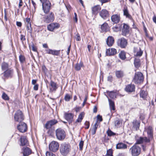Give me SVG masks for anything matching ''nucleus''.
Wrapping results in <instances>:
<instances>
[{
  "label": "nucleus",
  "mask_w": 156,
  "mask_h": 156,
  "mask_svg": "<svg viewBox=\"0 0 156 156\" xmlns=\"http://www.w3.org/2000/svg\"><path fill=\"white\" fill-rule=\"evenodd\" d=\"M145 131L147 133V137L141 136L137 139V138L138 137L137 135H136L135 136L136 142L130 149L132 156H138L140 153L141 148L136 144H140L144 143L145 144L150 143L151 141L154 140L153 130L151 126H149L145 127L144 132Z\"/></svg>",
  "instance_id": "nucleus-1"
},
{
  "label": "nucleus",
  "mask_w": 156,
  "mask_h": 156,
  "mask_svg": "<svg viewBox=\"0 0 156 156\" xmlns=\"http://www.w3.org/2000/svg\"><path fill=\"white\" fill-rule=\"evenodd\" d=\"M144 79L143 73L140 72H138L135 73L133 81L136 84H140L143 82Z\"/></svg>",
  "instance_id": "nucleus-2"
},
{
  "label": "nucleus",
  "mask_w": 156,
  "mask_h": 156,
  "mask_svg": "<svg viewBox=\"0 0 156 156\" xmlns=\"http://www.w3.org/2000/svg\"><path fill=\"white\" fill-rule=\"evenodd\" d=\"M56 136L57 138L59 140H64L66 137L65 131L60 128H58L55 131Z\"/></svg>",
  "instance_id": "nucleus-3"
},
{
  "label": "nucleus",
  "mask_w": 156,
  "mask_h": 156,
  "mask_svg": "<svg viewBox=\"0 0 156 156\" xmlns=\"http://www.w3.org/2000/svg\"><path fill=\"white\" fill-rule=\"evenodd\" d=\"M14 119L15 121L18 122H21L24 119V116L22 111L18 110L15 113Z\"/></svg>",
  "instance_id": "nucleus-4"
},
{
  "label": "nucleus",
  "mask_w": 156,
  "mask_h": 156,
  "mask_svg": "<svg viewBox=\"0 0 156 156\" xmlns=\"http://www.w3.org/2000/svg\"><path fill=\"white\" fill-rule=\"evenodd\" d=\"M50 151L55 152L57 151L59 148V144L55 141H52L50 144L49 146Z\"/></svg>",
  "instance_id": "nucleus-5"
},
{
  "label": "nucleus",
  "mask_w": 156,
  "mask_h": 156,
  "mask_svg": "<svg viewBox=\"0 0 156 156\" xmlns=\"http://www.w3.org/2000/svg\"><path fill=\"white\" fill-rule=\"evenodd\" d=\"M55 19V16L53 13L51 12L47 14L44 17V21L46 23L53 22Z\"/></svg>",
  "instance_id": "nucleus-6"
},
{
  "label": "nucleus",
  "mask_w": 156,
  "mask_h": 156,
  "mask_svg": "<svg viewBox=\"0 0 156 156\" xmlns=\"http://www.w3.org/2000/svg\"><path fill=\"white\" fill-rule=\"evenodd\" d=\"M60 151L64 156H66L68 153V144L66 143L62 144L61 146Z\"/></svg>",
  "instance_id": "nucleus-7"
},
{
  "label": "nucleus",
  "mask_w": 156,
  "mask_h": 156,
  "mask_svg": "<svg viewBox=\"0 0 156 156\" xmlns=\"http://www.w3.org/2000/svg\"><path fill=\"white\" fill-rule=\"evenodd\" d=\"M127 40L124 37H122L119 39L117 42L118 46L122 48H125L127 46Z\"/></svg>",
  "instance_id": "nucleus-8"
},
{
  "label": "nucleus",
  "mask_w": 156,
  "mask_h": 156,
  "mask_svg": "<svg viewBox=\"0 0 156 156\" xmlns=\"http://www.w3.org/2000/svg\"><path fill=\"white\" fill-rule=\"evenodd\" d=\"M123 24L122 27L121 29V34L123 36H126L129 33V26L126 23H123Z\"/></svg>",
  "instance_id": "nucleus-9"
},
{
  "label": "nucleus",
  "mask_w": 156,
  "mask_h": 156,
  "mask_svg": "<svg viewBox=\"0 0 156 156\" xmlns=\"http://www.w3.org/2000/svg\"><path fill=\"white\" fill-rule=\"evenodd\" d=\"M43 10L44 12L47 13L49 12L51 9V5L49 1L42 3Z\"/></svg>",
  "instance_id": "nucleus-10"
},
{
  "label": "nucleus",
  "mask_w": 156,
  "mask_h": 156,
  "mask_svg": "<svg viewBox=\"0 0 156 156\" xmlns=\"http://www.w3.org/2000/svg\"><path fill=\"white\" fill-rule=\"evenodd\" d=\"M13 74V69L9 68L5 71L2 73L5 78H12Z\"/></svg>",
  "instance_id": "nucleus-11"
},
{
  "label": "nucleus",
  "mask_w": 156,
  "mask_h": 156,
  "mask_svg": "<svg viewBox=\"0 0 156 156\" xmlns=\"http://www.w3.org/2000/svg\"><path fill=\"white\" fill-rule=\"evenodd\" d=\"M58 122V121L55 119L47 121L44 127L47 129H48L51 128V126Z\"/></svg>",
  "instance_id": "nucleus-12"
},
{
  "label": "nucleus",
  "mask_w": 156,
  "mask_h": 156,
  "mask_svg": "<svg viewBox=\"0 0 156 156\" xmlns=\"http://www.w3.org/2000/svg\"><path fill=\"white\" fill-rule=\"evenodd\" d=\"M60 27L59 23H53L48 25L47 29L49 31H52L54 30L58 29Z\"/></svg>",
  "instance_id": "nucleus-13"
},
{
  "label": "nucleus",
  "mask_w": 156,
  "mask_h": 156,
  "mask_svg": "<svg viewBox=\"0 0 156 156\" xmlns=\"http://www.w3.org/2000/svg\"><path fill=\"white\" fill-rule=\"evenodd\" d=\"M19 123V124L17 126L18 130L22 133L26 132L27 129V126L26 124L22 122Z\"/></svg>",
  "instance_id": "nucleus-14"
},
{
  "label": "nucleus",
  "mask_w": 156,
  "mask_h": 156,
  "mask_svg": "<svg viewBox=\"0 0 156 156\" xmlns=\"http://www.w3.org/2000/svg\"><path fill=\"white\" fill-rule=\"evenodd\" d=\"M101 17L104 20L107 19L109 16L108 11L105 9H103L99 12Z\"/></svg>",
  "instance_id": "nucleus-15"
},
{
  "label": "nucleus",
  "mask_w": 156,
  "mask_h": 156,
  "mask_svg": "<svg viewBox=\"0 0 156 156\" xmlns=\"http://www.w3.org/2000/svg\"><path fill=\"white\" fill-rule=\"evenodd\" d=\"M110 50V48L107 49L106 50L105 54L106 55L108 56H111L114 55L117 53V51L116 49L112 48Z\"/></svg>",
  "instance_id": "nucleus-16"
},
{
  "label": "nucleus",
  "mask_w": 156,
  "mask_h": 156,
  "mask_svg": "<svg viewBox=\"0 0 156 156\" xmlns=\"http://www.w3.org/2000/svg\"><path fill=\"white\" fill-rule=\"evenodd\" d=\"M135 87L134 84H129L127 85L125 89V91L128 93H131L135 91Z\"/></svg>",
  "instance_id": "nucleus-17"
},
{
  "label": "nucleus",
  "mask_w": 156,
  "mask_h": 156,
  "mask_svg": "<svg viewBox=\"0 0 156 156\" xmlns=\"http://www.w3.org/2000/svg\"><path fill=\"white\" fill-rule=\"evenodd\" d=\"M111 20L114 24L118 23L120 20V15L118 14L113 15L111 17Z\"/></svg>",
  "instance_id": "nucleus-18"
},
{
  "label": "nucleus",
  "mask_w": 156,
  "mask_h": 156,
  "mask_svg": "<svg viewBox=\"0 0 156 156\" xmlns=\"http://www.w3.org/2000/svg\"><path fill=\"white\" fill-rule=\"evenodd\" d=\"M106 92L108 93V96L112 99L116 98L118 95V93L116 90H113L111 91L107 90Z\"/></svg>",
  "instance_id": "nucleus-19"
},
{
  "label": "nucleus",
  "mask_w": 156,
  "mask_h": 156,
  "mask_svg": "<svg viewBox=\"0 0 156 156\" xmlns=\"http://www.w3.org/2000/svg\"><path fill=\"white\" fill-rule=\"evenodd\" d=\"M23 156H28L31 154V150L27 147H24L22 148Z\"/></svg>",
  "instance_id": "nucleus-20"
},
{
  "label": "nucleus",
  "mask_w": 156,
  "mask_h": 156,
  "mask_svg": "<svg viewBox=\"0 0 156 156\" xmlns=\"http://www.w3.org/2000/svg\"><path fill=\"white\" fill-rule=\"evenodd\" d=\"M106 43L108 47L112 46L114 43L113 37L112 36H109L106 39Z\"/></svg>",
  "instance_id": "nucleus-21"
},
{
  "label": "nucleus",
  "mask_w": 156,
  "mask_h": 156,
  "mask_svg": "<svg viewBox=\"0 0 156 156\" xmlns=\"http://www.w3.org/2000/svg\"><path fill=\"white\" fill-rule=\"evenodd\" d=\"M123 15L130 20H133V18L131 16L130 14L129 11L127 7H124L123 9Z\"/></svg>",
  "instance_id": "nucleus-22"
},
{
  "label": "nucleus",
  "mask_w": 156,
  "mask_h": 156,
  "mask_svg": "<svg viewBox=\"0 0 156 156\" xmlns=\"http://www.w3.org/2000/svg\"><path fill=\"white\" fill-rule=\"evenodd\" d=\"M101 9V7L100 5H95L92 8V13L93 14L96 15H97L99 11H100Z\"/></svg>",
  "instance_id": "nucleus-23"
},
{
  "label": "nucleus",
  "mask_w": 156,
  "mask_h": 156,
  "mask_svg": "<svg viewBox=\"0 0 156 156\" xmlns=\"http://www.w3.org/2000/svg\"><path fill=\"white\" fill-rule=\"evenodd\" d=\"M127 145L125 144L122 142L118 143L116 144V149H126Z\"/></svg>",
  "instance_id": "nucleus-24"
},
{
  "label": "nucleus",
  "mask_w": 156,
  "mask_h": 156,
  "mask_svg": "<svg viewBox=\"0 0 156 156\" xmlns=\"http://www.w3.org/2000/svg\"><path fill=\"white\" fill-rule=\"evenodd\" d=\"M20 141L21 142L20 145L21 146L27 145L28 144V141L26 136H21L20 137Z\"/></svg>",
  "instance_id": "nucleus-25"
},
{
  "label": "nucleus",
  "mask_w": 156,
  "mask_h": 156,
  "mask_svg": "<svg viewBox=\"0 0 156 156\" xmlns=\"http://www.w3.org/2000/svg\"><path fill=\"white\" fill-rule=\"evenodd\" d=\"M106 96L108 99L110 110H112L113 111H115V103L114 101L112 100L111 99L109 98L108 97V96L106 95Z\"/></svg>",
  "instance_id": "nucleus-26"
},
{
  "label": "nucleus",
  "mask_w": 156,
  "mask_h": 156,
  "mask_svg": "<svg viewBox=\"0 0 156 156\" xmlns=\"http://www.w3.org/2000/svg\"><path fill=\"white\" fill-rule=\"evenodd\" d=\"M46 51L47 53L48 54L55 55H58L60 53V50H53L50 49L47 50Z\"/></svg>",
  "instance_id": "nucleus-27"
},
{
  "label": "nucleus",
  "mask_w": 156,
  "mask_h": 156,
  "mask_svg": "<svg viewBox=\"0 0 156 156\" xmlns=\"http://www.w3.org/2000/svg\"><path fill=\"white\" fill-rule=\"evenodd\" d=\"M115 74L118 79L122 78L124 76V72L121 70H116L115 72Z\"/></svg>",
  "instance_id": "nucleus-28"
},
{
  "label": "nucleus",
  "mask_w": 156,
  "mask_h": 156,
  "mask_svg": "<svg viewBox=\"0 0 156 156\" xmlns=\"http://www.w3.org/2000/svg\"><path fill=\"white\" fill-rule=\"evenodd\" d=\"M134 64L136 68H139L141 66V62L140 59L135 58L134 60Z\"/></svg>",
  "instance_id": "nucleus-29"
},
{
  "label": "nucleus",
  "mask_w": 156,
  "mask_h": 156,
  "mask_svg": "<svg viewBox=\"0 0 156 156\" xmlns=\"http://www.w3.org/2000/svg\"><path fill=\"white\" fill-rule=\"evenodd\" d=\"M84 67L83 62L81 61L79 63H77L76 64L75 68L76 71H79L80 70L81 67Z\"/></svg>",
  "instance_id": "nucleus-30"
},
{
  "label": "nucleus",
  "mask_w": 156,
  "mask_h": 156,
  "mask_svg": "<svg viewBox=\"0 0 156 156\" xmlns=\"http://www.w3.org/2000/svg\"><path fill=\"white\" fill-rule=\"evenodd\" d=\"M122 28V24H118L115 27H112L113 31L118 32L119 31H121Z\"/></svg>",
  "instance_id": "nucleus-31"
},
{
  "label": "nucleus",
  "mask_w": 156,
  "mask_h": 156,
  "mask_svg": "<svg viewBox=\"0 0 156 156\" xmlns=\"http://www.w3.org/2000/svg\"><path fill=\"white\" fill-rule=\"evenodd\" d=\"M106 133L107 134L108 136L109 137L114 136L118 135L116 133L113 132L109 128H108V129L106 131Z\"/></svg>",
  "instance_id": "nucleus-32"
},
{
  "label": "nucleus",
  "mask_w": 156,
  "mask_h": 156,
  "mask_svg": "<svg viewBox=\"0 0 156 156\" xmlns=\"http://www.w3.org/2000/svg\"><path fill=\"white\" fill-rule=\"evenodd\" d=\"M84 115L85 114L84 112H81L78 115L77 119L75 122V123L77 122H81L84 116Z\"/></svg>",
  "instance_id": "nucleus-33"
},
{
  "label": "nucleus",
  "mask_w": 156,
  "mask_h": 156,
  "mask_svg": "<svg viewBox=\"0 0 156 156\" xmlns=\"http://www.w3.org/2000/svg\"><path fill=\"white\" fill-rule=\"evenodd\" d=\"M50 86V90L51 92H52L55 90L57 88L56 83L52 81H51Z\"/></svg>",
  "instance_id": "nucleus-34"
},
{
  "label": "nucleus",
  "mask_w": 156,
  "mask_h": 156,
  "mask_svg": "<svg viewBox=\"0 0 156 156\" xmlns=\"http://www.w3.org/2000/svg\"><path fill=\"white\" fill-rule=\"evenodd\" d=\"M108 25V24L106 22L104 23L101 25V28L102 31H101V32H107L108 31V29L107 28Z\"/></svg>",
  "instance_id": "nucleus-35"
},
{
  "label": "nucleus",
  "mask_w": 156,
  "mask_h": 156,
  "mask_svg": "<svg viewBox=\"0 0 156 156\" xmlns=\"http://www.w3.org/2000/svg\"><path fill=\"white\" fill-rule=\"evenodd\" d=\"M133 127L136 129V130H139L140 125V123L138 122L136 120H133Z\"/></svg>",
  "instance_id": "nucleus-36"
},
{
  "label": "nucleus",
  "mask_w": 156,
  "mask_h": 156,
  "mask_svg": "<svg viewBox=\"0 0 156 156\" xmlns=\"http://www.w3.org/2000/svg\"><path fill=\"white\" fill-rule=\"evenodd\" d=\"M1 67L2 70L5 71L9 69V64L6 62H3L1 64Z\"/></svg>",
  "instance_id": "nucleus-37"
},
{
  "label": "nucleus",
  "mask_w": 156,
  "mask_h": 156,
  "mask_svg": "<svg viewBox=\"0 0 156 156\" xmlns=\"http://www.w3.org/2000/svg\"><path fill=\"white\" fill-rule=\"evenodd\" d=\"M119 58L122 60H124L126 58V53L124 50L121 51L119 55Z\"/></svg>",
  "instance_id": "nucleus-38"
},
{
  "label": "nucleus",
  "mask_w": 156,
  "mask_h": 156,
  "mask_svg": "<svg viewBox=\"0 0 156 156\" xmlns=\"http://www.w3.org/2000/svg\"><path fill=\"white\" fill-rule=\"evenodd\" d=\"M140 97L143 98L144 99H145L147 98V94L145 91L144 90H140Z\"/></svg>",
  "instance_id": "nucleus-39"
},
{
  "label": "nucleus",
  "mask_w": 156,
  "mask_h": 156,
  "mask_svg": "<svg viewBox=\"0 0 156 156\" xmlns=\"http://www.w3.org/2000/svg\"><path fill=\"white\" fill-rule=\"evenodd\" d=\"M96 117L97 120L95 123L99 125L100 122L103 121L102 116L100 114H98L97 115Z\"/></svg>",
  "instance_id": "nucleus-40"
},
{
  "label": "nucleus",
  "mask_w": 156,
  "mask_h": 156,
  "mask_svg": "<svg viewBox=\"0 0 156 156\" xmlns=\"http://www.w3.org/2000/svg\"><path fill=\"white\" fill-rule=\"evenodd\" d=\"M98 126V124H97L96 123H95L94 125L93 126V131L92 133V135H94L96 133Z\"/></svg>",
  "instance_id": "nucleus-41"
},
{
  "label": "nucleus",
  "mask_w": 156,
  "mask_h": 156,
  "mask_svg": "<svg viewBox=\"0 0 156 156\" xmlns=\"http://www.w3.org/2000/svg\"><path fill=\"white\" fill-rule=\"evenodd\" d=\"M84 141L82 140V139L81 138V140L79 142V150L80 151H81L83 150V146L84 145Z\"/></svg>",
  "instance_id": "nucleus-42"
},
{
  "label": "nucleus",
  "mask_w": 156,
  "mask_h": 156,
  "mask_svg": "<svg viewBox=\"0 0 156 156\" xmlns=\"http://www.w3.org/2000/svg\"><path fill=\"white\" fill-rule=\"evenodd\" d=\"M106 155L107 156H113V151L111 148L107 150Z\"/></svg>",
  "instance_id": "nucleus-43"
},
{
  "label": "nucleus",
  "mask_w": 156,
  "mask_h": 156,
  "mask_svg": "<svg viewBox=\"0 0 156 156\" xmlns=\"http://www.w3.org/2000/svg\"><path fill=\"white\" fill-rule=\"evenodd\" d=\"M143 53V51L141 50V49L140 48L139 51L137 52L136 55H135L136 56H141Z\"/></svg>",
  "instance_id": "nucleus-44"
},
{
  "label": "nucleus",
  "mask_w": 156,
  "mask_h": 156,
  "mask_svg": "<svg viewBox=\"0 0 156 156\" xmlns=\"http://www.w3.org/2000/svg\"><path fill=\"white\" fill-rule=\"evenodd\" d=\"M19 58L20 61L21 63H23L25 62V58L23 55H20L19 56Z\"/></svg>",
  "instance_id": "nucleus-45"
},
{
  "label": "nucleus",
  "mask_w": 156,
  "mask_h": 156,
  "mask_svg": "<svg viewBox=\"0 0 156 156\" xmlns=\"http://www.w3.org/2000/svg\"><path fill=\"white\" fill-rule=\"evenodd\" d=\"M2 97L3 99L5 100H8L9 99L8 96L5 92L3 93Z\"/></svg>",
  "instance_id": "nucleus-46"
},
{
  "label": "nucleus",
  "mask_w": 156,
  "mask_h": 156,
  "mask_svg": "<svg viewBox=\"0 0 156 156\" xmlns=\"http://www.w3.org/2000/svg\"><path fill=\"white\" fill-rule=\"evenodd\" d=\"M30 18H26L24 20L25 23L26 25H28L29 24L31 25V22H30Z\"/></svg>",
  "instance_id": "nucleus-47"
},
{
  "label": "nucleus",
  "mask_w": 156,
  "mask_h": 156,
  "mask_svg": "<svg viewBox=\"0 0 156 156\" xmlns=\"http://www.w3.org/2000/svg\"><path fill=\"white\" fill-rule=\"evenodd\" d=\"M26 27H27V30L28 32L31 33L32 30H31V25H26Z\"/></svg>",
  "instance_id": "nucleus-48"
},
{
  "label": "nucleus",
  "mask_w": 156,
  "mask_h": 156,
  "mask_svg": "<svg viewBox=\"0 0 156 156\" xmlns=\"http://www.w3.org/2000/svg\"><path fill=\"white\" fill-rule=\"evenodd\" d=\"M84 125L85 126V128L86 129H88L90 126V123L89 121H86L84 124Z\"/></svg>",
  "instance_id": "nucleus-49"
},
{
  "label": "nucleus",
  "mask_w": 156,
  "mask_h": 156,
  "mask_svg": "<svg viewBox=\"0 0 156 156\" xmlns=\"http://www.w3.org/2000/svg\"><path fill=\"white\" fill-rule=\"evenodd\" d=\"M75 38L76 41H80L81 40V37L80 34L78 33H77V34H76Z\"/></svg>",
  "instance_id": "nucleus-50"
},
{
  "label": "nucleus",
  "mask_w": 156,
  "mask_h": 156,
  "mask_svg": "<svg viewBox=\"0 0 156 156\" xmlns=\"http://www.w3.org/2000/svg\"><path fill=\"white\" fill-rule=\"evenodd\" d=\"M103 141L105 143H108L109 139L108 137H106V135H105L104 137H103Z\"/></svg>",
  "instance_id": "nucleus-51"
},
{
  "label": "nucleus",
  "mask_w": 156,
  "mask_h": 156,
  "mask_svg": "<svg viewBox=\"0 0 156 156\" xmlns=\"http://www.w3.org/2000/svg\"><path fill=\"white\" fill-rule=\"evenodd\" d=\"M46 156H56L55 154L51 152L47 151L46 153Z\"/></svg>",
  "instance_id": "nucleus-52"
},
{
  "label": "nucleus",
  "mask_w": 156,
  "mask_h": 156,
  "mask_svg": "<svg viewBox=\"0 0 156 156\" xmlns=\"http://www.w3.org/2000/svg\"><path fill=\"white\" fill-rule=\"evenodd\" d=\"M101 3V5L103 4L109 2L110 0H98Z\"/></svg>",
  "instance_id": "nucleus-53"
},
{
  "label": "nucleus",
  "mask_w": 156,
  "mask_h": 156,
  "mask_svg": "<svg viewBox=\"0 0 156 156\" xmlns=\"http://www.w3.org/2000/svg\"><path fill=\"white\" fill-rule=\"evenodd\" d=\"M107 80L110 82H112L113 81V77L112 76L109 75L108 76Z\"/></svg>",
  "instance_id": "nucleus-54"
},
{
  "label": "nucleus",
  "mask_w": 156,
  "mask_h": 156,
  "mask_svg": "<svg viewBox=\"0 0 156 156\" xmlns=\"http://www.w3.org/2000/svg\"><path fill=\"white\" fill-rule=\"evenodd\" d=\"M74 17L73 18V20L76 23H77L78 22V18L77 14L76 12L74 13Z\"/></svg>",
  "instance_id": "nucleus-55"
},
{
  "label": "nucleus",
  "mask_w": 156,
  "mask_h": 156,
  "mask_svg": "<svg viewBox=\"0 0 156 156\" xmlns=\"http://www.w3.org/2000/svg\"><path fill=\"white\" fill-rule=\"evenodd\" d=\"M74 114L72 113H69V119H73Z\"/></svg>",
  "instance_id": "nucleus-56"
},
{
  "label": "nucleus",
  "mask_w": 156,
  "mask_h": 156,
  "mask_svg": "<svg viewBox=\"0 0 156 156\" xmlns=\"http://www.w3.org/2000/svg\"><path fill=\"white\" fill-rule=\"evenodd\" d=\"M121 122L119 120H117L115 121V126H119L120 123Z\"/></svg>",
  "instance_id": "nucleus-57"
},
{
  "label": "nucleus",
  "mask_w": 156,
  "mask_h": 156,
  "mask_svg": "<svg viewBox=\"0 0 156 156\" xmlns=\"http://www.w3.org/2000/svg\"><path fill=\"white\" fill-rule=\"evenodd\" d=\"M100 74H101V75H100V82L101 81V78L102 79V80L103 81V77H104V76H103L104 73H103V72H102L101 71Z\"/></svg>",
  "instance_id": "nucleus-58"
},
{
  "label": "nucleus",
  "mask_w": 156,
  "mask_h": 156,
  "mask_svg": "<svg viewBox=\"0 0 156 156\" xmlns=\"http://www.w3.org/2000/svg\"><path fill=\"white\" fill-rule=\"evenodd\" d=\"M64 118L66 120H68V113L66 112H65Z\"/></svg>",
  "instance_id": "nucleus-59"
},
{
  "label": "nucleus",
  "mask_w": 156,
  "mask_h": 156,
  "mask_svg": "<svg viewBox=\"0 0 156 156\" xmlns=\"http://www.w3.org/2000/svg\"><path fill=\"white\" fill-rule=\"evenodd\" d=\"M81 108L80 107H77L76 106L75 108V111L76 112H79L80 111V109H81Z\"/></svg>",
  "instance_id": "nucleus-60"
},
{
  "label": "nucleus",
  "mask_w": 156,
  "mask_h": 156,
  "mask_svg": "<svg viewBox=\"0 0 156 156\" xmlns=\"http://www.w3.org/2000/svg\"><path fill=\"white\" fill-rule=\"evenodd\" d=\"M142 145H141V147H142V150H143V151H145L146 150V146L144 144H141Z\"/></svg>",
  "instance_id": "nucleus-61"
},
{
  "label": "nucleus",
  "mask_w": 156,
  "mask_h": 156,
  "mask_svg": "<svg viewBox=\"0 0 156 156\" xmlns=\"http://www.w3.org/2000/svg\"><path fill=\"white\" fill-rule=\"evenodd\" d=\"M31 48H32V50L34 51H37V48L36 47L34 46V45L33 44L31 46Z\"/></svg>",
  "instance_id": "nucleus-62"
},
{
  "label": "nucleus",
  "mask_w": 156,
  "mask_h": 156,
  "mask_svg": "<svg viewBox=\"0 0 156 156\" xmlns=\"http://www.w3.org/2000/svg\"><path fill=\"white\" fill-rule=\"evenodd\" d=\"M93 112L94 113H96L97 112V107L96 105L94 106V107L93 108Z\"/></svg>",
  "instance_id": "nucleus-63"
},
{
  "label": "nucleus",
  "mask_w": 156,
  "mask_h": 156,
  "mask_svg": "<svg viewBox=\"0 0 156 156\" xmlns=\"http://www.w3.org/2000/svg\"><path fill=\"white\" fill-rule=\"evenodd\" d=\"M19 7L20 8L21 6L23 5V2L22 0H19Z\"/></svg>",
  "instance_id": "nucleus-64"
}]
</instances>
